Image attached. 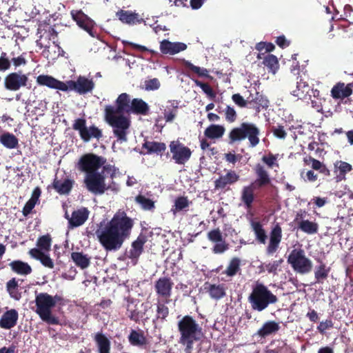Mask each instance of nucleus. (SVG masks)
Masks as SVG:
<instances>
[{
	"mask_svg": "<svg viewBox=\"0 0 353 353\" xmlns=\"http://www.w3.org/2000/svg\"><path fill=\"white\" fill-rule=\"evenodd\" d=\"M116 15L121 22L125 23L134 24L139 22V14L128 10H120Z\"/></svg>",
	"mask_w": 353,
	"mask_h": 353,
	"instance_id": "nucleus-44",
	"label": "nucleus"
},
{
	"mask_svg": "<svg viewBox=\"0 0 353 353\" xmlns=\"http://www.w3.org/2000/svg\"><path fill=\"white\" fill-rule=\"evenodd\" d=\"M94 87V83L92 79H88L85 77L79 76L77 78V91L79 94H84L91 92Z\"/></svg>",
	"mask_w": 353,
	"mask_h": 353,
	"instance_id": "nucleus-39",
	"label": "nucleus"
},
{
	"mask_svg": "<svg viewBox=\"0 0 353 353\" xmlns=\"http://www.w3.org/2000/svg\"><path fill=\"white\" fill-rule=\"evenodd\" d=\"M225 128L221 125L211 124L204 131V136L210 139H220L224 134Z\"/></svg>",
	"mask_w": 353,
	"mask_h": 353,
	"instance_id": "nucleus-37",
	"label": "nucleus"
},
{
	"mask_svg": "<svg viewBox=\"0 0 353 353\" xmlns=\"http://www.w3.org/2000/svg\"><path fill=\"white\" fill-rule=\"evenodd\" d=\"M241 201L243 203L248 210L252 208V203L254 201V183H251L249 185L243 187L241 192Z\"/></svg>",
	"mask_w": 353,
	"mask_h": 353,
	"instance_id": "nucleus-34",
	"label": "nucleus"
},
{
	"mask_svg": "<svg viewBox=\"0 0 353 353\" xmlns=\"http://www.w3.org/2000/svg\"><path fill=\"white\" fill-rule=\"evenodd\" d=\"M263 64L274 74L276 73L279 67L277 57L271 54H267L263 57Z\"/></svg>",
	"mask_w": 353,
	"mask_h": 353,
	"instance_id": "nucleus-50",
	"label": "nucleus"
},
{
	"mask_svg": "<svg viewBox=\"0 0 353 353\" xmlns=\"http://www.w3.org/2000/svg\"><path fill=\"white\" fill-rule=\"evenodd\" d=\"M319 265H316L314 269V278L316 283L323 284L324 281L328 277L330 272V268L327 267L326 264L321 259H316Z\"/></svg>",
	"mask_w": 353,
	"mask_h": 353,
	"instance_id": "nucleus-31",
	"label": "nucleus"
},
{
	"mask_svg": "<svg viewBox=\"0 0 353 353\" xmlns=\"http://www.w3.org/2000/svg\"><path fill=\"white\" fill-rule=\"evenodd\" d=\"M209 241L216 243L212 248L214 254H222L229 249V245L224 240L219 228L210 230L207 234Z\"/></svg>",
	"mask_w": 353,
	"mask_h": 353,
	"instance_id": "nucleus-14",
	"label": "nucleus"
},
{
	"mask_svg": "<svg viewBox=\"0 0 353 353\" xmlns=\"http://www.w3.org/2000/svg\"><path fill=\"white\" fill-rule=\"evenodd\" d=\"M106 159L93 153L83 154L77 163V168L86 174L84 183L88 190H96L101 186L103 174L98 170L105 164Z\"/></svg>",
	"mask_w": 353,
	"mask_h": 353,
	"instance_id": "nucleus-2",
	"label": "nucleus"
},
{
	"mask_svg": "<svg viewBox=\"0 0 353 353\" xmlns=\"http://www.w3.org/2000/svg\"><path fill=\"white\" fill-rule=\"evenodd\" d=\"M304 163L307 165H311V168L316 171H319L320 168L323 166L324 164L323 163L321 162L320 161L312 157H308L303 159Z\"/></svg>",
	"mask_w": 353,
	"mask_h": 353,
	"instance_id": "nucleus-59",
	"label": "nucleus"
},
{
	"mask_svg": "<svg viewBox=\"0 0 353 353\" xmlns=\"http://www.w3.org/2000/svg\"><path fill=\"white\" fill-rule=\"evenodd\" d=\"M241 260L238 257H233L229 262L227 268L222 274L232 277L241 270Z\"/></svg>",
	"mask_w": 353,
	"mask_h": 353,
	"instance_id": "nucleus-47",
	"label": "nucleus"
},
{
	"mask_svg": "<svg viewBox=\"0 0 353 353\" xmlns=\"http://www.w3.org/2000/svg\"><path fill=\"white\" fill-rule=\"evenodd\" d=\"M105 121L112 128L113 134L121 143L126 142L127 135L130 127V119L124 115L113 114L112 108L105 112Z\"/></svg>",
	"mask_w": 353,
	"mask_h": 353,
	"instance_id": "nucleus-7",
	"label": "nucleus"
},
{
	"mask_svg": "<svg viewBox=\"0 0 353 353\" xmlns=\"http://www.w3.org/2000/svg\"><path fill=\"white\" fill-rule=\"evenodd\" d=\"M240 179V176L234 170H229L225 175H221L214 181V188L216 190H224L227 186L236 183Z\"/></svg>",
	"mask_w": 353,
	"mask_h": 353,
	"instance_id": "nucleus-18",
	"label": "nucleus"
},
{
	"mask_svg": "<svg viewBox=\"0 0 353 353\" xmlns=\"http://www.w3.org/2000/svg\"><path fill=\"white\" fill-rule=\"evenodd\" d=\"M28 81L26 74L21 72H10L4 78V88L9 91L15 92L26 87Z\"/></svg>",
	"mask_w": 353,
	"mask_h": 353,
	"instance_id": "nucleus-12",
	"label": "nucleus"
},
{
	"mask_svg": "<svg viewBox=\"0 0 353 353\" xmlns=\"http://www.w3.org/2000/svg\"><path fill=\"white\" fill-rule=\"evenodd\" d=\"M185 68L188 71L192 73L197 74L201 77H208V70L205 68H200L199 66H196L193 65L189 61H185L183 63Z\"/></svg>",
	"mask_w": 353,
	"mask_h": 353,
	"instance_id": "nucleus-53",
	"label": "nucleus"
},
{
	"mask_svg": "<svg viewBox=\"0 0 353 353\" xmlns=\"http://www.w3.org/2000/svg\"><path fill=\"white\" fill-rule=\"evenodd\" d=\"M254 170L256 176V179L254 183H253L254 185H256L258 188H262L270 184L271 179L268 172L263 165L260 163H257Z\"/></svg>",
	"mask_w": 353,
	"mask_h": 353,
	"instance_id": "nucleus-24",
	"label": "nucleus"
},
{
	"mask_svg": "<svg viewBox=\"0 0 353 353\" xmlns=\"http://www.w3.org/2000/svg\"><path fill=\"white\" fill-rule=\"evenodd\" d=\"M89 211L85 208H82L72 212L71 217L69 219V226L71 228L82 225L88 219Z\"/></svg>",
	"mask_w": 353,
	"mask_h": 353,
	"instance_id": "nucleus-25",
	"label": "nucleus"
},
{
	"mask_svg": "<svg viewBox=\"0 0 353 353\" xmlns=\"http://www.w3.org/2000/svg\"><path fill=\"white\" fill-rule=\"evenodd\" d=\"M116 107L112 105H106L105 108V112H107V110L112 108L113 114L116 115H123V113H130V95L127 93H122L119 95L116 99Z\"/></svg>",
	"mask_w": 353,
	"mask_h": 353,
	"instance_id": "nucleus-16",
	"label": "nucleus"
},
{
	"mask_svg": "<svg viewBox=\"0 0 353 353\" xmlns=\"http://www.w3.org/2000/svg\"><path fill=\"white\" fill-rule=\"evenodd\" d=\"M142 148L147 150L148 154L156 153L159 154L165 152L166 145L163 142L145 141Z\"/></svg>",
	"mask_w": 353,
	"mask_h": 353,
	"instance_id": "nucleus-43",
	"label": "nucleus"
},
{
	"mask_svg": "<svg viewBox=\"0 0 353 353\" xmlns=\"http://www.w3.org/2000/svg\"><path fill=\"white\" fill-rule=\"evenodd\" d=\"M248 301L254 311L262 312L279 301V298L262 283L256 282L248 297Z\"/></svg>",
	"mask_w": 353,
	"mask_h": 353,
	"instance_id": "nucleus-4",
	"label": "nucleus"
},
{
	"mask_svg": "<svg viewBox=\"0 0 353 353\" xmlns=\"http://www.w3.org/2000/svg\"><path fill=\"white\" fill-rule=\"evenodd\" d=\"M147 236L141 232L136 240L132 242L131 248L129 251H126L127 258L134 261V264L137 263L139 256L143 252L144 245L147 242Z\"/></svg>",
	"mask_w": 353,
	"mask_h": 353,
	"instance_id": "nucleus-13",
	"label": "nucleus"
},
{
	"mask_svg": "<svg viewBox=\"0 0 353 353\" xmlns=\"http://www.w3.org/2000/svg\"><path fill=\"white\" fill-rule=\"evenodd\" d=\"M74 184V181L66 176L61 179L55 178L52 182V188L61 195L68 194L72 190Z\"/></svg>",
	"mask_w": 353,
	"mask_h": 353,
	"instance_id": "nucleus-22",
	"label": "nucleus"
},
{
	"mask_svg": "<svg viewBox=\"0 0 353 353\" xmlns=\"http://www.w3.org/2000/svg\"><path fill=\"white\" fill-rule=\"evenodd\" d=\"M287 261L297 274H308L313 268L312 260L306 256L302 248L293 249L289 254Z\"/></svg>",
	"mask_w": 353,
	"mask_h": 353,
	"instance_id": "nucleus-8",
	"label": "nucleus"
},
{
	"mask_svg": "<svg viewBox=\"0 0 353 353\" xmlns=\"http://www.w3.org/2000/svg\"><path fill=\"white\" fill-rule=\"evenodd\" d=\"M277 156V154L275 155L270 152L268 155H264L261 160L265 164L268 165V168H272L274 165L278 166V164L276 163Z\"/></svg>",
	"mask_w": 353,
	"mask_h": 353,
	"instance_id": "nucleus-61",
	"label": "nucleus"
},
{
	"mask_svg": "<svg viewBox=\"0 0 353 353\" xmlns=\"http://www.w3.org/2000/svg\"><path fill=\"white\" fill-rule=\"evenodd\" d=\"M260 130L256 124L243 122L239 127L232 128L228 134V143L232 145L245 139L249 141L250 146L256 147L260 142Z\"/></svg>",
	"mask_w": 353,
	"mask_h": 353,
	"instance_id": "nucleus-5",
	"label": "nucleus"
},
{
	"mask_svg": "<svg viewBox=\"0 0 353 353\" xmlns=\"http://www.w3.org/2000/svg\"><path fill=\"white\" fill-rule=\"evenodd\" d=\"M310 88L307 83L303 81L301 79L296 82V90L292 91V94L300 99H304L308 94Z\"/></svg>",
	"mask_w": 353,
	"mask_h": 353,
	"instance_id": "nucleus-48",
	"label": "nucleus"
},
{
	"mask_svg": "<svg viewBox=\"0 0 353 353\" xmlns=\"http://www.w3.org/2000/svg\"><path fill=\"white\" fill-rule=\"evenodd\" d=\"M12 271L19 275H28L32 269L31 266L26 262L20 260H14L9 263Z\"/></svg>",
	"mask_w": 353,
	"mask_h": 353,
	"instance_id": "nucleus-36",
	"label": "nucleus"
},
{
	"mask_svg": "<svg viewBox=\"0 0 353 353\" xmlns=\"http://www.w3.org/2000/svg\"><path fill=\"white\" fill-rule=\"evenodd\" d=\"M19 319L18 312L15 309H10L5 312L0 319V327L10 330L14 327Z\"/></svg>",
	"mask_w": 353,
	"mask_h": 353,
	"instance_id": "nucleus-21",
	"label": "nucleus"
},
{
	"mask_svg": "<svg viewBox=\"0 0 353 353\" xmlns=\"http://www.w3.org/2000/svg\"><path fill=\"white\" fill-rule=\"evenodd\" d=\"M52 238L49 234L39 236L37 241V246L38 247L37 249L43 252H49L50 250Z\"/></svg>",
	"mask_w": 353,
	"mask_h": 353,
	"instance_id": "nucleus-52",
	"label": "nucleus"
},
{
	"mask_svg": "<svg viewBox=\"0 0 353 353\" xmlns=\"http://www.w3.org/2000/svg\"><path fill=\"white\" fill-rule=\"evenodd\" d=\"M170 152L172 154V159L179 165H183L191 157V150L180 143L179 141H172L170 143Z\"/></svg>",
	"mask_w": 353,
	"mask_h": 353,
	"instance_id": "nucleus-11",
	"label": "nucleus"
},
{
	"mask_svg": "<svg viewBox=\"0 0 353 353\" xmlns=\"http://www.w3.org/2000/svg\"><path fill=\"white\" fill-rule=\"evenodd\" d=\"M133 219L125 212H116L104 227L96 231L99 242L106 251L119 250L132 234Z\"/></svg>",
	"mask_w": 353,
	"mask_h": 353,
	"instance_id": "nucleus-1",
	"label": "nucleus"
},
{
	"mask_svg": "<svg viewBox=\"0 0 353 353\" xmlns=\"http://www.w3.org/2000/svg\"><path fill=\"white\" fill-rule=\"evenodd\" d=\"M34 302L36 305L35 312L43 321L49 325L60 324L59 318L52 313V309L54 307L52 295L46 292L36 294Z\"/></svg>",
	"mask_w": 353,
	"mask_h": 353,
	"instance_id": "nucleus-6",
	"label": "nucleus"
},
{
	"mask_svg": "<svg viewBox=\"0 0 353 353\" xmlns=\"http://www.w3.org/2000/svg\"><path fill=\"white\" fill-rule=\"evenodd\" d=\"M19 284L15 278H12L6 283V290L10 296L15 300L21 299V293L18 291Z\"/></svg>",
	"mask_w": 353,
	"mask_h": 353,
	"instance_id": "nucleus-51",
	"label": "nucleus"
},
{
	"mask_svg": "<svg viewBox=\"0 0 353 353\" xmlns=\"http://www.w3.org/2000/svg\"><path fill=\"white\" fill-rule=\"evenodd\" d=\"M174 283L169 277H161L154 283V289L159 298L170 300Z\"/></svg>",
	"mask_w": 353,
	"mask_h": 353,
	"instance_id": "nucleus-15",
	"label": "nucleus"
},
{
	"mask_svg": "<svg viewBox=\"0 0 353 353\" xmlns=\"http://www.w3.org/2000/svg\"><path fill=\"white\" fill-rule=\"evenodd\" d=\"M225 119L228 123H234L237 119V113L233 107L227 105L225 109Z\"/></svg>",
	"mask_w": 353,
	"mask_h": 353,
	"instance_id": "nucleus-58",
	"label": "nucleus"
},
{
	"mask_svg": "<svg viewBox=\"0 0 353 353\" xmlns=\"http://www.w3.org/2000/svg\"><path fill=\"white\" fill-rule=\"evenodd\" d=\"M195 84L200 87L202 90L210 97L211 99H213L216 97V93L212 88V87L207 83H203L199 80H194Z\"/></svg>",
	"mask_w": 353,
	"mask_h": 353,
	"instance_id": "nucleus-57",
	"label": "nucleus"
},
{
	"mask_svg": "<svg viewBox=\"0 0 353 353\" xmlns=\"http://www.w3.org/2000/svg\"><path fill=\"white\" fill-rule=\"evenodd\" d=\"M28 253L32 258L39 260L43 266L50 269H52L54 268V262L52 259L48 254H46L40 250L32 248L30 250Z\"/></svg>",
	"mask_w": 353,
	"mask_h": 353,
	"instance_id": "nucleus-33",
	"label": "nucleus"
},
{
	"mask_svg": "<svg viewBox=\"0 0 353 353\" xmlns=\"http://www.w3.org/2000/svg\"><path fill=\"white\" fill-rule=\"evenodd\" d=\"M108 190H111L112 191L117 192L119 191V187L118 185L114 181H112V182L108 185H106L105 183V175L103 174L102 185L99 188V190L88 191L94 194H103Z\"/></svg>",
	"mask_w": 353,
	"mask_h": 353,
	"instance_id": "nucleus-54",
	"label": "nucleus"
},
{
	"mask_svg": "<svg viewBox=\"0 0 353 353\" xmlns=\"http://www.w3.org/2000/svg\"><path fill=\"white\" fill-rule=\"evenodd\" d=\"M269 105L268 99L259 92H256L254 98L248 101V108L253 109L259 113Z\"/></svg>",
	"mask_w": 353,
	"mask_h": 353,
	"instance_id": "nucleus-26",
	"label": "nucleus"
},
{
	"mask_svg": "<svg viewBox=\"0 0 353 353\" xmlns=\"http://www.w3.org/2000/svg\"><path fill=\"white\" fill-rule=\"evenodd\" d=\"M177 327L180 334L179 343L184 346L185 353H192L194 343L203 336L202 327L192 316L185 315L178 321Z\"/></svg>",
	"mask_w": 353,
	"mask_h": 353,
	"instance_id": "nucleus-3",
	"label": "nucleus"
},
{
	"mask_svg": "<svg viewBox=\"0 0 353 353\" xmlns=\"http://www.w3.org/2000/svg\"><path fill=\"white\" fill-rule=\"evenodd\" d=\"M11 67V61L7 57V53L2 52L0 56V72H5Z\"/></svg>",
	"mask_w": 353,
	"mask_h": 353,
	"instance_id": "nucleus-60",
	"label": "nucleus"
},
{
	"mask_svg": "<svg viewBox=\"0 0 353 353\" xmlns=\"http://www.w3.org/2000/svg\"><path fill=\"white\" fill-rule=\"evenodd\" d=\"M170 300L160 301L158 299L157 303L156 320L163 322L166 320L169 316L170 310L166 304L169 303Z\"/></svg>",
	"mask_w": 353,
	"mask_h": 353,
	"instance_id": "nucleus-41",
	"label": "nucleus"
},
{
	"mask_svg": "<svg viewBox=\"0 0 353 353\" xmlns=\"http://www.w3.org/2000/svg\"><path fill=\"white\" fill-rule=\"evenodd\" d=\"M283 262V260L280 259L279 260L274 261L272 263H269L265 265V270L268 273L276 274L279 268L281 266Z\"/></svg>",
	"mask_w": 353,
	"mask_h": 353,
	"instance_id": "nucleus-62",
	"label": "nucleus"
},
{
	"mask_svg": "<svg viewBox=\"0 0 353 353\" xmlns=\"http://www.w3.org/2000/svg\"><path fill=\"white\" fill-rule=\"evenodd\" d=\"M98 353H110L111 343L102 332H97L94 336Z\"/></svg>",
	"mask_w": 353,
	"mask_h": 353,
	"instance_id": "nucleus-30",
	"label": "nucleus"
},
{
	"mask_svg": "<svg viewBox=\"0 0 353 353\" xmlns=\"http://www.w3.org/2000/svg\"><path fill=\"white\" fill-rule=\"evenodd\" d=\"M298 229L307 234H314L317 233L319 230V225L317 223L310 220H301L297 225Z\"/></svg>",
	"mask_w": 353,
	"mask_h": 353,
	"instance_id": "nucleus-45",
	"label": "nucleus"
},
{
	"mask_svg": "<svg viewBox=\"0 0 353 353\" xmlns=\"http://www.w3.org/2000/svg\"><path fill=\"white\" fill-rule=\"evenodd\" d=\"M0 143L8 149H14L19 146V139L10 132H4L0 136Z\"/></svg>",
	"mask_w": 353,
	"mask_h": 353,
	"instance_id": "nucleus-42",
	"label": "nucleus"
},
{
	"mask_svg": "<svg viewBox=\"0 0 353 353\" xmlns=\"http://www.w3.org/2000/svg\"><path fill=\"white\" fill-rule=\"evenodd\" d=\"M128 341L132 346L143 347L147 345L148 340L142 330H131L128 335Z\"/></svg>",
	"mask_w": 353,
	"mask_h": 353,
	"instance_id": "nucleus-29",
	"label": "nucleus"
},
{
	"mask_svg": "<svg viewBox=\"0 0 353 353\" xmlns=\"http://www.w3.org/2000/svg\"><path fill=\"white\" fill-rule=\"evenodd\" d=\"M103 169H102V172L101 173H102L103 175H105V177L107 176V175H109L110 177L113 179L115 176H116V172H117V168L114 167V165H110V164H107V165H103Z\"/></svg>",
	"mask_w": 353,
	"mask_h": 353,
	"instance_id": "nucleus-64",
	"label": "nucleus"
},
{
	"mask_svg": "<svg viewBox=\"0 0 353 353\" xmlns=\"http://www.w3.org/2000/svg\"><path fill=\"white\" fill-rule=\"evenodd\" d=\"M282 239V229L279 223L272 228L270 234L269 244L266 248L268 254H273L276 252Z\"/></svg>",
	"mask_w": 353,
	"mask_h": 353,
	"instance_id": "nucleus-17",
	"label": "nucleus"
},
{
	"mask_svg": "<svg viewBox=\"0 0 353 353\" xmlns=\"http://www.w3.org/2000/svg\"><path fill=\"white\" fill-rule=\"evenodd\" d=\"M334 172L336 174V181L337 182L345 179V175L347 172L352 170V165L345 161H337L334 163Z\"/></svg>",
	"mask_w": 353,
	"mask_h": 353,
	"instance_id": "nucleus-35",
	"label": "nucleus"
},
{
	"mask_svg": "<svg viewBox=\"0 0 353 353\" xmlns=\"http://www.w3.org/2000/svg\"><path fill=\"white\" fill-rule=\"evenodd\" d=\"M180 101L177 100H169L167 102L163 114L166 122L171 123L176 118L179 108Z\"/></svg>",
	"mask_w": 353,
	"mask_h": 353,
	"instance_id": "nucleus-28",
	"label": "nucleus"
},
{
	"mask_svg": "<svg viewBox=\"0 0 353 353\" xmlns=\"http://www.w3.org/2000/svg\"><path fill=\"white\" fill-rule=\"evenodd\" d=\"M71 259L75 265L82 270L87 268L90 264V257L82 252H72Z\"/></svg>",
	"mask_w": 353,
	"mask_h": 353,
	"instance_id": "nucleus-38",
	"label": "nucleus"
},
{
	"mask_svg": "<svg viewBox=\"0 0 353 353\" xmlns=\"http://www.w3.org/2000/svg\"><path fill=\"white\" fill-rule=\"evenodd\" d=\"M71 15L77 24L92 35V21L81 10H72Z\"/></svg>",
	"mask_w": 353,
	"mask_h": 353,
	"instance_id": "nucleus-23",
	"label": "nucleus"
},
{
	"mask_svg": "<svg viewBox=\"0 0 353 353\" xmlns=\"http://www.w3.org/2000/svg\"><path fill=\"white\" fill-rule=\"evenodd\" d=\"M205 290L210 296L214 300H219L226 296V288L223 284H210L205 283Z\"/></svg>",
	"mask_w": 353,
	"mask_h": 353,
	"instance_id": "nucleus-27",
	"label": "nucleus"
},
{
	"mask_svg": "<svg viewBox=\"0 0 353 353\" xmlns=\"http://www.w3.org/2000/svg\"><path fill=\"white\" fill-rule=\"evenodd\" d=\"M126 315L130 320L138 322L140 319L139 312L137 311L136 305H132V302L128 303L126 307Z\"/></svg>",
	"mask_w": 353,
	"mask_h": 353,
	"instance_id": "nucleus-56",
	"label": "nucleus"
},
{
	"mask_svg": "<svg viewBox=\"0 0 353 353\" xmlns=\"http://www.w3.org/2000/svg\"><path fill=\"white\" fill-rule=\"evenodd\" d=\"M353 83L345 85L344 83L338 82L331 90V97L334 99H344L352 94Z\"/></svg>",
	"mask_w": 353,
	"mask_h": 353,
	"instance_id": "nucleus-19",
	"label": "nucleus"
},
{
	"mask_svg": "<svg viewBox=\"0 0 353 353\" xmlns=\"http://www.w3.org/2000/svg\"><path fill=\"white\" fill-rule=\"evenodd\" d=\"M251 226L254 232L256 239L260 243L265 244L266 243L267 235L263 225L259 221H252Z\"/></svg>",
	"mask_w": 353,
	"mask_h": 353,
	"instance_id": "nucleus-46",
	"label": "nucleus"
},
{
	"mask_svg": "<svg viewBox=\"0 0 353 353\" xmlns=\"http://www.w3.org/2000/svg\"><path fill=\"white\" fill-rule=\"evenodd\" d=\"M187 48L186 44L181 42H171L163 39L160 43V50L163 54L174 55Z\"/></svg>",
	"mask_w": 353,
	"mask_h": 353,
	"instance_id": "nucleus-20",
	"label": "nucleus"
},
{
	"mask_svg": "<svg viewBox=\"0 0 353 353\" xmlns=\"http://www.w3.org/2000/svg\"><path fill=\"white\" fill-rule=\"evenodd\" d=\"M37 83L40 85H45L50 88L64 92H67L68 90L77 91V80H69L63 82L52 76L41 74L37 77Z\"/></svg>",
	"mask_w": 353,
	"mask_h": 353,
	"instance_id": "nucleus-9",
	"label": "nucleus"
},
{
	"mask_svg": "<svg viewBox=\"0 0 353 353\" xmlns=\"http://www.w3.org/2000/svg\"><path fill=\"white\" fill-rule=\"evenodd\" d=\"M149 111V105L143 99L135 98L131 101L130 112L134 114L147 115Z\"/></svg>",
	"mask_w": 353,
	"mask_h": 353,
	"instance_id": "nucleus-32",
	"label": "nucleus"
},
{
	"mask_svg": "<svg viewBox=\"0 0 353 353\" xmlns=\"http://www.w3.org/2000/svg\"><path fill=\"white\" fill-rule=\"evenodd\" d=\"M279 329L280 326L278 323L274 321H269L265 322L263 326L257 331V335L264 338L276 332Z\"/></svg>",
	"mask_w": 353,
	"mask_h": 353,
	"instance_id": "nucleus-40",
	"label": "nucleus"
},
{
	"mask_svg": "<svg viewBox=\"0 0 353 353\" xmlns=\"http://www.w3.org/2000/svg\"><path fill=\"white\" fill-rule=\"evenodd\" d=\"M72 128L79 132L80 137L85 142H88L91 138L99 139L102 137V132L95 125L86 127V120L79 118L74 120Z\"/></svg>",
	"mask_w": 353,
	"mask_h": 353,
	"instance_id": "nucleus-10",
	"label": "nucleus"
},
{
	"mask_svg": "<svg viewBox=\"0 0 353 353\" xmlns=\"http://www.w3.org/2000/svg\"><path fill=\"white\" fill-rule=\"evenodd\" d=\"M334 327V323L332 319H326L324 321L320 322L317 326V330L322 334L325 333L327 330L331 329Z\"/></svg>",
	"mask_w": 353,
	"mask_h": 353,
	"instance_id": "nucleus-63",
	"label": "nucleus"
},
{
	"mask_svg": "<svg viewBox=\"0 0 353 353\" xmlns=\"http://www.w3.org/2000/svg\"><path fill=\"white\" fill-rule=\"evenodd\" d=\"M189 206V201L185 196H179L175 199L174 205L172 209L173 214L181 211Z\"/></svg>",
	"mask_w": 353,
	"mask_h": 353,
	"instance_id": "nucleus-55",
	"label": "nucleus"
},
{
	"mask_svg": "<svg viewBox=\"0 0 353 353\" xmlns=\"http://www.w3.org/2000/svg\"><path fill=\"white\" fill-rule=\"evenodd\" d=\"M134 201L144 210L153 211L155 208L154 201L141 194L135 196Z\"/></svg>",
	"mask_w": 353,
	"mask_h": 353,
	"instance_id": "nucleus-49",
	"label": "nucleus"
}]
</instances>
